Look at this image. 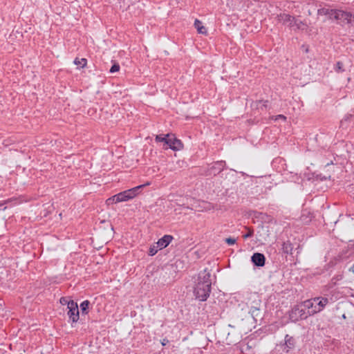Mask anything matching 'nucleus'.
<instances>
[{
	"label": "nucleus",
	"mask_w": 354,
	"mask_h": 354,
	"mask_svg": "<svg viewBox=\"0 0 354 354\" xmlns=\"http://www.w3.org/2000/svg\"><path fill=\"white\" fill-rule=\"evenodd\" d=\"M211 274L207 268L204 269L198 274L196 281L194 287V294L196 299L205 301L209 297L212 291Z\"/></svg>",
	"instance_id": "f257e3e1"
},
{
	"label": "nucleus",
	"mask_w": 354,
	"mask_h": 354,
	"mask_svg": "<svg viewBox=\"0 0 354 354\" xmlns=\"http://www.w3.org/2000/svg\"><path fill=\"white\" fill-rule=\"evenodd\" d=\"M282 250L284 253L286 254H291L292 250V244L290 242H286L283 243L282 245Z\"/></svg>",
	"instance_id": "aec40b11"
},
{
	"label": "nucleus",
	"mask_w": 354,
	"mask_h": 354,
	"mask_svg": "<svg viewBox=\"0 0 354 354\" xmlns=\"http://www.w3.org/2000/svg\"><path fill=\"white\" fill-rule=\"evenodd\" d=\"M349 270L354 273V264H353V266L349 269Z\"/></svg>",
	"instance_id": "4c0bfd02"
},
{
	"label": "nucleus",
	"mask_w": 354,
	"mask_h": 354,
	"mask_svg": "<svg viewBox=\"0 0 354 354\" xmlns=\"http://www.w3.org/2000/svg\"><path fill=\"white\" fill-rule=\"evenodd\" d=\"M318 310V307L316 305L313 306V308H311V310H309V311H308V315L311 316V315H314L315 313H313L311 312L314 311V310Z\"/></svg>",
	"instance_id": "473e14b6"
},
{
	"label": "nucleus",
	"mask_w": 354,
	"mask_h": 354,
	"mask_svg": "<svg viewBox=\"0 0 354 354\" xmlns=\"http://www.w3.org/2000/svg\"><path fill=\"white\" fill-rule=\"evenodd\" d=\"M251 176H259V174H256L255 175L254 174H250Z\"/></svg>",
	"instance_id": "58836bf2"
},
{
	"label": "nucleus",
	"mask_w": 354,
	"mask_h": 354,
	"mask_svg": "<svg viewBox=\"0 0 354 354\" xmlns=\"http://www.w3.org/2000/svg\"><path fill=\"white\" fill-rule=\"evenodd\" d=\"M66 310L68 322L71 323V326L73 327L74 324H76L80 319V311L77 303L71 300V306L66 307Z\"/></svg>",
	"instance_id": "20e7f679"
},
{
	"label": "nucleus",
	"mask_w": 354,
	"mask_h": 354,
	"mask_svg": "<svg viewBox=\"0 0 354 354\" xmlns=\"http://www.w3.org/2000/svg\"><path fill=\"white\" fill-rule=\"evenodd\" d=\"M261 316L260 310L257 308H254L246 316L245 319L247 323H251V324H252V320L257 322V319H260Z\"/></svg>",
	"instance_id": "6e6552de"
},
{
	"label": "nucleus",
	"mask_w": 354,
	"mask_h": 354,
	"mask_svg": "<svg viewBox=\"0 0 354 354\" xmlns=\"http://www.w3.org/2000/svg\"><path fill=\"white\" fill-rule=\"evenodd\" d=\"M17 201V198H8V200L4 201V202H3V204H7V203H10V202H12V201Z\"/></svg>",
	"instance_id": "f704fd0d"
},
{
	"label": "nucleus",
	"mask_w": 354,
	"mask_h": 354,
	"mask_svg": "<svg viewBox=\"0 0 354 354\" xmlns=\"http://www.w3.org/2000/svg\"><path fill=\"white\" fill-rule=\"evenodd\" d=\"M171 136H169V133L159 134L156 136L155 141L156 142H162L163 144H165V142H166L167 138H169Z\"/></svg>",
	"instance_id": "6ab92c4d"
},
{
	"label": "nucleus",
	"mask_w": 354,
	"mask_h": 354,
	"mask_svg": "<svg viewBox=\"0 0 354 354\" xmlns=\"http://www.w3.org/2000/svg\"><path fill=\"white\" fill-rule=\"evenodd\" d=\"M336 10L328 9V8H320L317 10L319 15L328 16L329 19L334 18Z\"/></svg>",
	"instance_id": "f8f14e48"
},
{
	"label": "nucleus",
	"mask_w": 354,
	"mask_h": 354,
	"mask_svg": "<svg viewBox=\"0 0 354 354\" xmlns=\"http://www.w3.org/2000/svg\"><path fill=\"white\" fill-rule=\"evenodd\" d=\"M337 71L339 72L342 70V64L341 62H337Z\"/></svg>",
	"instance_id": "c9c22d12"
},
{
	"label": "nucleus",
	"mask_w": 354,
	"mask_h": 354,
	"mask_svg": "<svg viewBox=\"0 0 354 354\" xmlns=\"http://www.w3.org/2000/svg\"><path fill=\"white\" fill-rule=\"evenodd\" d=\"M169 342V341L167 338H164L161 340V344L162 346H166Z\"/></svg>",
	"instance_id": "72a5a7b5"
},
{
	"label": "nucleus",
	"mask_w": 354,
	"mask_h": 354,
	"mask_svg": "<svg viewBox=\"0 0 354 354\" xmlns=\"http://www.w3.org/2000/svg\"><path fill=\"white\" fill-rule=\"evenodd\" d=\"M226 162L224 160L216 161L209 165L208 173L209 175L216 176L220 174L225 168Z\"/></svg>",
	"instance_id": "39448f33"
},
{
	"label": "nucleus",
	"mask_w": 354,
	"mask_h": 354,
	"mask_svg": "<svg viewBox=\"0 0 354 354\" xmlns=\"http://www.w3.org/2000/svg\"><path fill=\"white\" fill-rule=\"evenodd\" d=\"M278 19L283 24H287L290 27H293L294 22L295 21V18L288 14L279 15L278 16Z\"/></svg>",
	"instance_id": "9d476101"
},
{
	"label": "nucleus",
	"mask_w": 354,
	"mask_h": 354,
	"mask_svg": "<svg viewBox=\"0 0 354 354\" xmlns=\"http://www.w3.org/2000/svg\"><path fill=\"white\" fill-rule=\"evenodd\" d=\"M120 64L117 62L113 61V64H112L111 68L109 69V73H114L118 72L120 71Z\"/></svg>",
	"instance_id": "4be33fe9"
},
{
	"label": "nucleus",
	"mask_w": 354,
	"mask_h": 354,
	"mask_svg": "<svg viewBox=\"0 0 354 354\" xmlns=\"http://www.w3.org/2000/svg\"><path fill=\"white\" fill-rule=\"evenodd\" d=\"M159 247H157V245H151L149 247V251L147 252L149 256H154L158 251Z\"/></svg>",
	"instance_id": "5701e85b"
},
{
	"label": "nucleus",
	"mask_w": 354,
	"mask_h": 354,
	"mask_svg": "<svg viewBox=\"0 0 354 354\" xmlns=\"http://www.w3.org/2000/svg\"><path fill=\"white\" fill-rule=\"evenodd\" d=\"M328 303V299L327 298H322L321 300L316 305L318 307V310L312 311L313 313H317L322 310V309L326 306V305Z\"/></svg>",
	"instance_id": "dca6fc26"
},
{
	"label": "nucleus",
	"mask_w": 354,
	"mask_h": 354,
	"mask_svg": "<svg viewBox=\"0 0 354 354\" xmlns=\"http://www.w3.org/2000/svg\"><path fill=\"white\" fill-rule=\"evenodd\" d=\"M116 197L115 194L112 196L111 197L109 198L106 201V203L108 205H111V204H113V203H118V202L115 201V198Z\"/></svg>",
	"instance_id": "bb28decb"
},
{
	"label": "nucleus",
	"mask_w": 354,
	"mask_h": 354,
	"mask_svg": "<svg viewBox=\"0 0 354 354\" xmlns=\"http://www.w3.org/2000/svg\"><path fill=\"white\" fill-rule=\"evenodd\" d=\"M174 265H175L176 268H183V261H182L180 259H178V260L176 261Z\"/></svg>",
	"instance_id": "c756f323"
},
{
	"label": "nucleus",
	"mask_w": 354,
	"mask_h": 354,
	"mask_svg": "<svg viewBox=\"0 0 354 354\" xmlns=\"http://www.w3.org/2000/svg\"><path fill=\"white\" fill-rule=\"evenodd\" d=\"M194 25L195 28L197 30V31L199 34H202V35H207V29L203 25V23L201 21H200L198 19H196L194 21Z\"/></svg>",
	"instance_id": "ddd939ff"
},
{
	"label": "nucleus",
	"mask_w": 354,
	"mask_h": 354,
	"mask_svg": "<svg viewBox=\"0 0 354 354\" xmlns=\"http://www.w3.org/2000/svg\"><path fill=\"white\" fill-rule=\"evenodd\" d=\"M71 300L69 297H62L59 299V303L63 305V306H65L66 305L67 307L71 306Z\"/></svg>",
	"instance_id": "b1692460"
},
{
	"label": "nucleus",
	"mask_w": 354,
	"mask_h": 354,
	"mask_svg": "<svg viewBox=\"0 0 354 354\" xmlns=\"http://www.w3.org/2000/svg\"><path fill=\"white\" fill-rule=\"evenodd\" d=\"M225 243H226L229 245H232L236 243V239L232 237L225 238L224 239Z\"/></svg>",
	"instance_id": "a878e982"
},
{
	"label": "nucleus",
	"mask_w": 354,
	"mask_h": 354,
	"mask_svg": "<svg viewBox=\"0 0 354 354\" xmlns=\"http://www.w3.org/2000/svg\"><path fill=\"white\" fill-rule=\"evenodd\" d=\"M91 303L88 300H84L80 304V310L82 315H87L89 312Z\"/></svg>",
	"instance_id": "4468645a"
},
{
	"label": "nucleus",
	"mask_w": 354,
	"mask_h": 354,
	"mask_svg": "<svg viewBox=\"0 0 354 354\" xmlns=\"http://www.w3.org/2000/svg\"><path fill=\"white\" fill-rule=\"evenodd\" d=\"M128 190L131 194L130 195L131 196L132 199L136 197L140 194V192H138V190L136 189V187L129 189Z\"/></svg>",
	"instance_id": "393cba45"
},
{
	"label": "nucleus",
	"mask_w": 354,
	"mask_h": 354,
	"mask_svg": "<svg viewBox=\"0 0 354 354\" xmlns=\"http://www.w3.org/2000/svg\"><path fill=\"white\" fill-rule=\"evenodd\" d=\"M353 23H354V14H353Z\"/></svg>",
	"instance_id": "a19ab883"
},
{
	"label": "nucleus",
	"mask_w": 354,
	"mask_h": 354,
	"mask_svg": "<svg viewBox=\"0 0 354 354\" xmlns=\"http://www.w3.org/2000/svg\"><path fill=\"white\" fill-rule=\"evenodd\" d=\"M296 26L297 27V29H299V30H305L307 28V25L301 21H298L295 19V21L294 22V24H293V26Z\"/></svg>",
	"instance_id": "412c9836"
},
{
	"label": "nucleus",
	"mask_w": 354,
	"mask_h": 354,
	"mask_svg": "<svg viewBox=\"0 0 354 354\" xmlns=\"http://www.w3.org/2000/svg\"><path fill=\"white\" fill-rule=\"evenodd\" d=\"M319 299V297H315L313 299H307L304 301V302H301L303 306L306 309V311H309V310H311V308H313V301H318Z\"/></svg>",
	"instance_id": "2eb2a0df"
},
{
	"label": "nucleus",
	"mask_w": 354,
	"mask_h": 354,
	"mask_svg": "<svg viewBox=\"0 0 354 354\" xmlns=\"http://www.w3.org/2000/svg\"><path fill=\"white\" fill-rule=\"evenodd\" d=\"M253 264L258 267H262L265 265L266 258L261 253H254L251 257Z\"/></svg>",
	"instance_id": "1a4fd4ad"
},
{
	"label": "nucleus",
	"mask_w": 354,
	"mask_h": 354,
	"mask_svg": "<svg viewBox=\"0 0 354 354\" xmlns=\"http://www.w3.org/2000/svg\"><path fill=\"white\" fill-rule=\"evenodd\" d=\"M247 346H248V349H251L252 348L255 347L256 346V342L255 341H252V340H250L247 343Z\"/></svg>",
	"instance_id": "7c9ffc66"
},
{
	"label": "nucleus",
	"mask_w": 354,
	"mask_h": 354,
	"mask_svg": "<svg viewBox=\"0 0 354 354\" xmlns=\"http://www.w3.org/2000/svg\"><path fill=\"white\" fill-rule=\"evenodd\" d=\"M245 230H247L248 232H245V239L251 236L252 235L253 231L250 229H248L246 227H245Z\"/></svg>",
	"instance_id": "2f4dec72"
},
{
	"label": "nucleus",
	"mask_w": 354,
	"mask_h": 354,
	"mask_svg": "<svg viewBox=\"0 0 354 354\" xmlns=\"http://www.w3.org/2000/svg\"><path fill=\"white\" fill-rule=\"evenodd\" d=\"M150 185V183H149V182H147V183H145V184H142V185H138V186H136V189L138 190V192H140H140H142V189H143L145 187H146V186H147V185Z\"/></svg>",
	"instance_id": "c85d7f7f"
},
{
	"label": "nucleus",
	"mask_w": 354,
	"mask_h": 354,
	"mask_svg": "<svg viewBox=\"0 0 354 354\" xmlns=\"http://www.w3.org/2000/svg\"><path fill=\"white\" fill-rule=\"evenodd\" d=\"M289 316L292 322L306 319L309 317L308 311L306 310L301 303L294 306L290 312Z\"/></svg>",
	"instance_id": "f03ea898"
},
{
	"label": "nucleus",
	"mask_w": 354,
	"mask_h": 354,
	"mask_svg": "<svg viewBox=\"0 0 354 354\" xmlns=\"http://www.w3.org/2000/svg\"><path fill=\"white\" fill-rule=\"evenodd\" d=\"M129 190H124L123 192H120L118 194H116V197L115 198V201L118 203L129 201L132 199L131 196L130 195Z\"/></svg>",
	"instance_id": "9b49d317"
},
{
	"label": "nucleus",
	"mask_w": 354,
	"mask_h": 354,
	"mask_svg": "<svg viewBox=\"0 0 354 354\" xmlns=\"http://www.w3.org/2000/svg\"><path fill=\"white\" fill-rule=\"evenodd\" d=\"M73 64L77 66H80L79 68H83L86 66L87 59L86 58L79 59L78 57H76L73 61Z\"/></svg>",
	"instance_id": "f3484780"
},
{
	"label": "nucleus",
	"mask_w": 354,
	"mask_h": 354,
	"mask_svg": "<svg viewBox=\"0 0 354 354\" xmlns=\"http://www.w3.org/2000/svg\"><path fill=\"white\" fill-rule=\"evenodd\" d=\"M173 240L174 236L172 235L165 234L159 239L156 243L157 244V247H159V250H162L167 248Z\"/></svg>",
	"instance_id": "0eeeda50"
},
{
	"label": "nucleus",
	"mask_w": 354,
	"mask_h": 354,
	"mask_svg": "<svg viewBox=\"0 0 354 354\" xmlns=\"http://www.w3.org/2000/svg\"><path fill=\"white\" fill-rule=\"evenodd\" d=\"M353 14L351 12L336 10L334 19L336 20L346 21L348 24H353Z\"/></svg>",
	"instance_id": "423d86ee"
},
{
	"label": "nucleus",
	"mask_w": 354,
	"mask_h": 354,
	"mask_svg": "<svg viewBox=\"0 0 354 354\" xmlns=\"http://www.w3.org/2000/svg\"><path fill=\"white\" fill-rule=\"evenodd\" d=\"M308 15H311V12L310 10H308Z\"/></svg>",
	"instance_id": "ea45409f"
},
{
	"label": "nucleus",
	"mask_w": 354,
	"mask_h": 354,
	"mask_svg": "<svg viewBox=\"0 0 354 354\" xmlns=\"http://www.w3.org/2000/svg\"><path fill=\"white\" fill-rule=\"evenodd\" d=\"M171 137L167 138L166 142L163 144L162 149H170L173 151H180L183 149L184 145L183 142L177 138L174 133H169Z\"/></svg>",
	"instance_id": "7ed1b4c3"
},
{
	"label": "nucleus",
	"mask_w": 354,
	"mask_h": 354,
	"mask_svg": "<svg viewBox=\"0 0 354 354\" xmlns=\"http://www.w3.org/2000/svg\"><path fill=\"white\" fill-rule=\"evenodd\" d=\"M236 349H239L240 350V353H243V350L241 348V347L240 346H236Z\"/></svg>",
	"instance_id": "e433bc0d"
},
{
	"label": "nucleus",
	"mask_w": 354,
	"mask_h": 354,
	"mask_svg": "<svg viewBox=\"0 0 354 354\" xmlns=\"http://www.w3.org/2000/svg\"><path fill=\"white\" fill-rule=\"evenodd\" d=\"M285 344L288 348H292L295 346V339L292 337L286 335L285 337Z\"/></svg>",
	"instance_id": "a211bd4d"
},
{
	"label": "nucleus",
	"mask_w": 354,
	"mask_h": 354,
	"mask_svg": "<svg viewBox=\"0 0 354 354\" xmlns=\"http://www.w3.org/2000/svg\"><path fill=\"white\" fill-rule=\"evenodd\" d=\"M272 120H278L279 119L282 120L283 121H286V117L283 115H276V116H272L271 118Z\"/></svg>",
	"instance_id": "cd10ccee"
}]
</instances>
